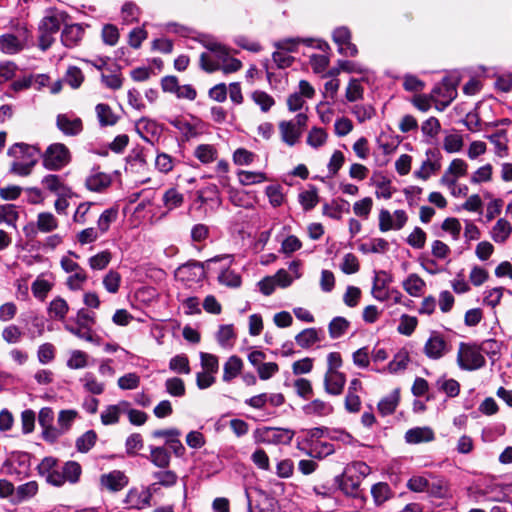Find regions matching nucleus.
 I'll return each mask as SVG.
<instances>
[{
    "label": "nucleus",
    "instance_id": "1",
    "mask_svg": "<svg viewBox=\"0 0 512 512\" xmlns=\"http://www.w3.org/2000/svg\"><path fill=\"white\" fill-rule=\"evenodd\" d=\"M206 47L208 52L202 53L200 56V66L204 71L212 73L221 70L224 74H230L242 67L241 61L230 56L225 46L210 42Z\"/></svg>",
    "mask_w": 512,
    "mask_h": 512
},
{
    "label": "nucleus",
    "instance_id": "2",
    "mask_svg": "<svg viewBox=\"0 0 512 512\" xmlns=\"http://www.w3.org/2000/svg\"><path fill=\"white\" fill-rule=\"evenodd\" d=\"M407 488L416 493H427L431 497L444 499L449 495L448 482L432 472L414 474L407 481Z\"/></svg>",
    "mask_w": 512,
    "mask_h": 512
},
{
    "label": "nucleus",
    "instance_id": "3",
    "mask_svg": "<svg viewBox=\"0 0 512 512\" xmlns=\"http://www.w3.org/2000/svg\"><path fill=\"white\" fill-rule=\"evenodd\" d=\"M7 153L13 158L10 172L19 176H28L37 163L40 152L36 146L16 143L8 149Z\"/></svg>",
    "mask_w": 512,
    "mask_h": 512
},
{
    "label": "nucleus",
    "instance_id": "4",
    "mask_svg": "<svg viewBox=\"0 0 512 512\" xmlns=\"http://www.w3.org/2000/svg\"><path fill=\"white\" fill-rule=\"evenodd\" d=\"M69 15L59 9H49L41 19L38 27L39 47L45 51L52 46L55 41L54 35L59 31L60 27L66 24Z\"/></svg>",
    "mask_w": 512,
    "mask_h": 512
},
{
    "label": "nucleus",
    "instance_id": "5",
    "mask_svg": "<svg viewBox=\"0 0 512 512\" xmlns=\"http://www.w3.org/2000/svg\"><path fill=\"white\" fill-rule=\"evenodd\" d=\"M369 473L370 467L364 462L358 461L348 465L340 481L341 490L348 496L360 498L362 496L361 483Z\"/></svg>",
    "mask_w": 512,
    "mask_h": 512
},
{
    "label": "nucleus",
    "instance_id": "6",
    "mask_svg": "<svg viewBox=\"0 0 512 512\" xmlns=\"http://www.w3.org/2000/svg\"><path fill=\"white\" fill-rule=\"evenodd\" d=\"M43 166L51 171H59L71 161V153L66 145L53 143L47 147L42 155Z\"/></svg>",
    "mask_w": 512,
    "mask_h": 512
},
{
    "label": "nucleus",
    "instance_id": "7",
    "mask_svg": "<svg viewBox=\"0 0 512 512\" xmlns=\"http://www.w3.org/2000/svg\"><path fill=\"white\" fill-rule=\"evenodd\" d=\"M457 363L461 369L473 371L482 368L486 360L478 346L460 343L457 353Z\"/></svg>",
    "mask_w": 512,
    "mask_h": 512
},
{
    "label": "nucleus",
    "instance_id": "8",
    "mask_svg": "<svg viewBox=\"0 0 512 512\" xmlns=\"http://www.w3.org/2000/svg\"><path fill=\"white\" fill-rule=\"evenodd\" d=\"M459 79L454 76L444 77L432 91V98L439 110L445 109L456 97Z\"/></svg>",
    "mask_w": 512,
    "mask_h": 512
},
{
    "label": "nucleus",
    "instance_id": "9",
    "mask_svg": "<svg viewBox=\"0 0 512 512\" xmlns=\"http://www.w3.org/2000/svg\"><path fill=\"white\" fill-rule=\"evenodd\" d=\"M408 221V215L404 210H395L391 213L387 209H381L379 212V230L387 232L390 230L402 229Z\"/></svg>",
    "mask_w": 512,
    "mask_h": 512
},
{
    "label": "nucleus",
    "instance_id": "10",
    "mask_svg": "<svg viewBox=\"0 0 512 512\" xmlns=\"http://www.w3.org/2000/svg\"><path fill=\"white\" fill-rule=\"evenodd\" d=\"M254 440L256 443L278 444L289 441L291 439L288 430L275 427H262L254 431Z\"/></svg>",
    "mask_w": 512,
    "mask_h": 512
},
{
    "label": "nucleus",
    "instance_id": "11",
    "mask_svg": "<svg viewBox=\"0 0 512 512\" xmlns=\"http://www.w3.org/2000/svg\"><path fill=\"white\" fill-rule=\"evenodd\" d=\"M449 350L446 340L437 332L431 333L423 348L424 354L432 360L442 358L449 352Z\"/></svg>",
    "mask_w": 512,
    "mask_h": 512
},
{
    "label": "nucleus",
    "instance_id": "12",
    "mask_svg": "<svg viewBox=\"0 0 512 512\" xmlns=\"http://www.w3.org/2000/svg\"><path fill=\"white\" fill-rule=\"evenodd\" d=\"M426 157V160L423 161L420 168L414 172L415 177L424 181L441 168V154L439 150L428 149L426 151Z\"/></svg>",
    "mask_w": 512,
    "mask_h": 512
},
{
    "label": "nucleus",
    "instance_id": "13",
    "mask_svg": "<svg viewBox=\"0 0 512 512\" xmlns=\"http://www.w3.org/2000/svg\"><path fill=\"white\" fill-rule=\"evenodd\" d=\"M333 40L338 45V51L345 56L354 57L358 53L355 44L351 42V32L347 27H338L333 31Z\"/></svg>",
    "mask_w": 512,
    "mask_h": 512
},
{
    "label": "nucleus",
    "instance_id": "14",
    "mask_svg": "<svg viewBox=\"0 0 512 512\" xmlns=\"http://www.w3.org/2000/svg\"><path fill=\"white\" fill-rule=\"evenodd\" d=\"M28 36L26 32L19 35L5 34L0 36V50L9 55L19 53L27 46Z\"/></svg>",
    "mask_w": 512,
    "mask_h": 512
},
{
    "label": "nucleus",
    "instance_id": "15",
    "mask_svg": "<svg viewBox=\"0 0 512 512\" xmlns=\"http://www.w3.org/2000/svg\"><path fill=\"white\" fill-rule=\"evenodd\" d=\"M176 277L182 282H197L205 277L204 264L199 262H189L181 265L176 270Z\"/></svg>",
    "mask_w": 512,
    "mask_h": 512
},
{
    "label": "nucleus",
    "instance_id": "16",
    "mask_svg": "<svg viewBox=\"0 0 512 512\" xmlns=\"http://www.w3.org/2000/svg\"><path fill=\"white\" fill-rule=\"evenodd\" d=\"M390 282L391 278L387 275L385 271L375 272V276L373 278V285L371 288L372 297L380 302H384L390 299L391 290L388 288Z\"/></svg>",
    "mask_w": 512,
    "mask_h": 512
},
{
    "label": "nucleus",
    "instance_id": "17",
    "mask_svg": "<svg viewBox=\"0 0 512 512\" xmlns=\"http://www.w3.org/2000/svg\"><path fill=\"white\" fill-rule=\"evenodd\" d=\"M85 34V27L82 24H66L61 32V42L67 48H73L80 44Z\"/></svg>",
    "mask_w": 512,
    "mask_h": 512
},
{
    "label": "nucleus",
    "instance_id": "18",
    "mask_svg": "<svg viewBox=\"0 0 512 512\" xmlns=\"http://www.w3.org/2000/svg\"><path fill=\"white\" fill-rule=\"evenodd\" d=\"M111 183V175L100 171L98 168L92 169L85 179V187L92 192H103Z\"/></svg>",
    "mask_w": 512,
    "mask_h": 512
},
{
    "label": "nucleus",
    "instance_id": "19",
    "mask_svg": "<svg viewBox=\"0 0 512 512\" xmlns=\"http://www.w3.org/2000/svg\"><path fill=\"white\" fill-rule=\"evenodd\" d=\"M296 43L294 40H285L276 44L277 51L273 53V61L278 68H287L291 66L294 58L289 55V52L295 50Z\"/></svg>",
    "mask_w": 512,
    "mask_h": 512
},
{
    "label": "nucleus",
    "instance_id": "20",
    "mask_svg": "<svg viewBox=\"0 0 512 512\" xmlns=\"http://www.w3.org/2000/svg\"><path fill=\"white\" fill-rule=\"evenodd\" d=\"M57 128L68 136H75L83 130V123L79 117L69 114H59L56 118Z\"/></svg>",
    "mask_w": 512,
    "mask_h": 512
},
{
    "label": "nucleus",
    "instance_id": "21",
    "mask_svg": "<svg viewBox=\"0 0 512 512\" xmlns=\"http://www.w3.org/2000/svg\"><path fill=\"white\" fill-rule=\"evenodd\" d=\"M152 494L149 489H131L125 498L126 504L130 508L143 509L150 505Z\"/></svg>",
    "mask_w": 512,
    "mask_h": 512
},
{
    "label": "nucleus",
    "instance_id": "22",
    "mask_svg": "<svg viewBox=\"0 0 512 512\" xmlns=\"http://www.w3.org/2000/svg\"><path fill=\"white\" fill-rule=\"evenodd\" d=\"M102 487L109 491L122 490L128 483V479L121 471L114 470L108 474H103L100 478Z\"/></svg>",
    "mask_w": 512,
    "mask_h": 512
},
{
    "label": "nucleus",
    "instance_id": "23",
    "mask_svg": "<svg viewBox=\"0 0 512 512\" xmlns=\"http://www.w3.org/2000/svg\"><path fill=\"white\" fill-rule=\"evenodd\" d=\"M41 184L44 189L55 195H72L71 189L67 187L61 176L49 174L42 178Z\"/></svg>",
    "mask_w": 512,
    "mask_h": 512
},
{
    "label": "nucleus",
    "instance_id": "24",
    "mask_svg": "<svg viewBox=\"0 0 512 512\" xmlns=\"http://www.w3.org/2000/svg\"><path fill=\"white\" fill-rule=\"evenodd\" d=\"M512 234V225L505 218H499L490 230L491 239L497 244H504Z\"/></svg>",
    "mask_w": 512,
    "mask_h": 512
},
{
    "label": "nucleus",
    "instance_id": "25",
    "mask_svg": "<svg viewBox=\"0 0 512 512\" xmlns=\"http://www.w3.org/2000/svg\"><path fill=\"white\" fill-rule=\"evenodd\" d=\"M324 383L328 393L339 395L342 393L345 386L346 377L339 371H326Z\"/></svg>",
    "mask_w": 512,
    "mask_h": 512
},
{
    "label": "nucleus",
    "instance_id": "26",
    "mask_svg": "<svg viewBox=\"0 0 512 512\" xmlns=\"http://www.w3.org/2000/svg\"><path fill=\"white\" fill-rule=\"evenodd\" d=\"M279 132L281 140L290 147L296 145L302 135L301 129L289 121H281L279 123Z\"/></svg>",
    "mask_w": 512,
    "mask_h": 512
},
{
    "label": "nucleus",
    "instance_id": "27",
    "mask_svg": "<svg viewBox=\"0 0 512 512\" xmlns=\"http://www.w3.org/2000/svg\"><path fill=\"white\" fill-rule=\"evenodd\" d=\"M249 509L250 512H278V503L273 497L259 493L255 504L249 499Z\"/></svg>",
    "mask_w": 512,
    "mask_h": 512
},
{
    "label": "nucleus",
    "instance_id": "28",
    "mask_svg": "<svg viewBox=\"0 0 512 512\" xmlns=\"http://www.w3.org/2000/svg\"><path fill=\"white\" fill-rule=\"evenodd\" d=\"M402 287L412 297H420L426 287L425 281L415 273H411L403 281Z\"/></svg>",
    "mask_w": 512,
    "mask_h": 512
},
{
    "label": "nucleus",
    "instance_id": "29",
    "mask_svg": "<svg viewBox=\"0 0 512 512\" xmlns=\"http://www.w3.org/2000/svg\"><path fill=\"white\" fill-rule=\"evenodd\" d=\"M405 440L410 444L430 442L434 440V432L429 427H416L406 432Z\"/></svg>",
    "mask_w": 512,
    "mask_h": 512
},
{
    "label": "nucleus",
    "instance_id": "30",
    "mask_svg": "<svg viewBox=\"0 0 512 512\" xmlns=\"http://www.w3.org/2000/svg\"><path fill=\"white\" fill-rule=\"evenodd\" d=\"M410 362L409 352L406 349L399 350L393 357V359L388 363L385 371L390 374H397L406 370L408 364Z\"/></svg>",
    "mask_w": 512,
    "mask_h": 512
},
{
    "label": "nucleus",
    "instance_id": "31",
    "mask_svg": "<svg viewBox=\"0 0 512 512\" xmlns=\"http://www.w3.org/2000/svg\"><path fill=\"white\" fill-rule=\"evenodd\" d=\"M219 183L222 186H227L229 200L231 201V203L233 205L238 206V207H244V208L252 207V204L248 201L247 194L245 192L233 189L230 186H228V177L227 176H222L219 180Z\"/></svg>",
    "mask_w": 512,
    "mask_h": 512
},
{
    "label": "nucleus",
    "instance_id": "32",
    "mask_svg": "<svg viewBox=\"0 0 512 512\" xmlns=\"http://www.w3.org/2000/svg\"><path fill=\"white\" fill-rule=\"evenodd\" d=\"M321 339V332L316 328L304 329L295 336V341L297 345H299L302 348H309L315 343L321 341Z\"/></svg>",
    "mask_w": 512,
    "mask_h": 512
},
{
    "label": "nucleus",
    "instance_id": "33",
    "mask_svg": "<svg viewBox=\"0 0 512 512\" xmlns=\"http://www.w3.org/2000/svg\"><path fill=\"white\" fill-rule=\"evenodd\" d=\"M64 328L79 339L95 344H100L101 342V338L93 331L92 328H82L78 325L74 326L68 323L64 325Z\"/></svg>",
    "mask_w": 512,
    "mask_h": 512
},
{
    "label": "nucleus",
    "instance_id": "34",
    "mask_svg": "<svg viewBox=\"0 0 512 512\" xmlns=\"http://www.w3.org/2000/svg\"><path fill=\"white\" fill-rule=\"evenodd\" d=\"M193 155L202 164H209L217 159L218 150L214 145L200 144L195 148Z\"/></svg>",
    "mask_w": 512,
    "mask_h": 512
},
{
    "label": "nucleus",
    "instance_id": "35",
    "mask_svg": "<svg viewBox=\"0 0 512 512\" xmlns=\"http://www.w3.org/2000/svg\"><path fill=\"white\" fill-rule=\"evenodd\" d=\"M96 115L101 126H112L118 121V116L112 108L104 103L97 104L95 107Z\"/></svg>",
    "mask_w": 512,
    "mask_h": 512
},
{
    "label": "nucleus",
    "instance_id": "36",
    "mask_svg": "<svg viewBox=\"0 0 512 512\" xmlns=\"http://www.w3.org/2000/svg\"><path fill=\"white\" fill-rule=\"evenodd\" d=\"M59 226L57 218L50 212H41L37 216L36 227L42 233H50Z\"/></svg>",
    "mask_w": 512,
    "mask_h": 512
},
{
    "label": "nucleus",
    "instance_id": "37",
    "mask_svg": "<svg viewBox=\"0 0 512 512\" xmlns=\"http://www.w3.org/2000/svg\"><path fill=\"white\" fill-rule=\"evenodd\" d=\"M399 403V391L395 390L388 396L384 397L378 403V411L382 416H387L396 410Z\"/></svg>",
    "mask_w": 512,
    "mask_h": 512
},
{
    "label": "nucleus",
    "instance_id": "38",
    "mask_svg": "<svg viewBox=\"0 0 512 512\" xmlns=\"http://www.w3.org/2000/svg\"><path fill=\"white\" fill-rule=\"evenodd\" d=\"M19 218L17 207L13 204H0V224L16 227Z\"/></svg>",
    "mask_w": 512,
    "mask_h": 512
},
{
    "label": "nucleus",
    "instance_id": "39",
    "mask_svg": "<svg viewBox=\"0 0 512 512\" xmlns=\"http://www.w3.org/2000/svg\"><path fill=\"white\" fill-rule=\"evenodd\" d=\"M69 311V305L65 299L56 297L53 299L48 307L49 315L58 320H64Z\"/></svg>",
    "mask_w": 512,
    "mask_h": 512
},
{
    "label": "nucleus",
    "instance_id": "40",
    "mask_svg": "<svg viewBox=\"0 0 512 512\" xmlns=\"http://www.w3.org/2000/svg\"><path fill=\"white\" fill-rule=\"evenodd\" d=\"M128 406L127 402H122L119 405H109L101 413V422L103 425L116 424L119 421L121 414V407Z\"/></svg>",
    "mask_w": 512,
    "mask_h": 512
},
{
    "label": "nucleus",
    "instance_id": "41",
    "mask_svg": "<svg viewBox=\"0 0 512 512\" xmlns=\"http://www.w3.org/2000/svg\"><path fill=\"white\" fill-rule=\"evenodd\" d=\"M488 139L495 147V154L500 157H506L508 155V146H507V137L506 132L504 130L496 132L490 136Z\"/></svg>",
    "mask_w": 512,
    "mask_h": 512
},
{
    "label": "nucleus",
    "instance_id": "42",
    "mask_svg": "<svg viewBox=\"0 0 512 512\" xmlns=\"http://www.w3.org/2000/svg\"><path fill=\"white\" fill-rule=\"evenodd\" d=\"M117 215L118 211L114 208L106 209L103 211V213L98 218L97 227L95 228L98 230L100 235L105 234L110 229L111 224L116 221Z\"/></svg>",
    "mask_w": 512,
    "mask_h": 512
},
{
    "label": "nucleus",
    "instance_id": "43",
    "mask_svg": "<svg viewBox=\"0 0 512 512\" xmlns=\"http://www.w3.org/2000/svg\"><path fill=\"white\" fill-rule=\"evenodd\" d=\"M328 134L321 127H312L307 134L306 142L312 148L318 149L327 142Z\"/></svg>",
    "mask_w": 512,
    "mask_h": 512
},
{
    "label": "nucleus",
    "instance_id": "44",
    "mask_svg": "<svg viewBox=\"0 0 512 512\" xmlns=\"http://www.w3.org/2000/svg\"><path fill=\"white\" fill-rule=\"evenodd\" d=\"M149 460L160 468H165L170 463V455L164 447L150 446Z\"/></svg>",
    "mask_w": 512,
    "mask_h": 512
},
{
    "label": "nucleus",
    "instance_id": "45",
    "mask_svg": "<svg viewBox=\"0 0 512 512\" xmlns=\"http://www.w3.org/2000/svg\"><path fill=\"white\" fill-rule=\"evenodd\" d=\"M251 99L258 105L262 112L267 113L274 105V98L267 92L255 90L251 93Z\"/></svg>",
    "mask_w": 512,
    "mask_h": 512
},
{
    "label": "nucleus",
    "instance_id": "46",
    "mask_svg": "<svg viewBox=\"0 0 512 512\" xmlns=\"http://www.w3.org/2000/svg\"><path fill=\"white\" fill-rule=\"evenodd\" d=\"M464 147V139L458 133L447 134L443 139V149L447 153H458Z\"/></svg>",
    "mask_w": 512,
    "mask_h": 512
},
{
    "label": "nucleus",
    "instance_id": "47",
    "mask_svg": "<svg viewBox=\"0 0 512 512\" xmlns=\"http://www.w3.org/2000/svg\"><path fill=\"white\" fill-rule=\"evenodd\" d=\"M242 365L240 358L231 356L224 365L223 380L229 382L235 378L240 373Z\"/></svg>",
    "mask_w": 512,
    "mask_h": 512
},
{
    "label": "nucleus",
    "instance_id": "48",
    "mask_svg": "<svg viewBox=\"0 0 512 512\" xmlns=\"http://www.w3.org/2000/svg\"><path fill=\"white\" fill-rule=\"evenodd\" d=\"M78 417V412L74 409L61 410L57 418V426L64 434L70 430L73 422Z\"/></svg>",
    "mask_w": 512,
    "mask_h": 512
},
{
    "label": "nucleus",
    "instance_id": "49",
    "mask_svg": "<svg viewBox=\"0 0 512 512\" xmlns=\"http://www.w3.org/2000/svg\"><path fill=\"white\" fill-rule=\"evenodd\" d=\"M350 326V323L347 319L344 317H335L331 320L328 326L329 335L332 339H337L344 335L348 328Z\"/></svg>",
    "mask_w": 512,
    "mask_h": 512
},
{
    "label": "nucleus",
    "instance_id": "50",
    "mask_svg": "<svg viewBox=\"0 0 512 512\" xmlns=\"http://www.w3.org/2000/svg\"><path fill=\"white\" fill-rule=\"evenodd\" d=\"M112 254L108 250L101 251L88 259V265L92 270H104L111 262Z\"/></svg>",
    "mask_w": 512,
    "mask_h": 512
},
{
    "label": "nucleus",
    "instance_id": "51",
    "mask_svg": "<svg viewBox=\"0 0 512 512\" xmlns=\"http://www.w3.org/2000/svg\"><path fill=\"white\" fill-rule=\"evenodd\" d=\"M88 280L87 272L82 268L79 271L70 273L66 280V286L71 291L81 290Z\"/></svg>",
    "mask_w": 512,
    "mask_h": 512
},
{
    "label": "nucleus",
    "instance_id": "52",
    "mask_svg": "<svg viewBox=\"0 0 512 512\" xmlns=\"http://www.w3.org/2000/svg\"><path fill=\"white\" fill-rule=\"evenodd\" d=\"M97 434L94 430H88L76 440V448L81 453L88 452L96 443Z\"/></svg>",
    "mask_w": 512,
    "mask_h": 512
},
{
    "label": "nucleus",
    "instance_id": "53",
    "mask_svg": "<svg viewBox=\"0 0 512 512\" xmlns=\"http://www.w3.org/2000/svg\"><path fill=\"white\" fill-rule=\"evenodd\" d=\"M299 202L304 210L308 211L313 209L319 202L317 189L315 187H311L310 189L301 192L299 194Z\"/></svg>",
    "mask_w": 512,
    "mask_h": 512
},
{
    "label": "nucleus",
    "instance_id": "54",
    "mask_svg": "<svg viewBox=\"0 0 512 512\" xmlns=\"http://www.w3.org/2000/svg\"><path fill=\"white\" fill-rule=\"evenodd\" d=\"M102 283L107 292L115 294L120 288L121 275L115 270H109L103 277Z\"/></svg>",
    "mask_w": 512,
    "mask_h": 512
},
{
    "label": "nucleus",
    "instance_id": "55",
    "mask_svg": "<svg viewBox=\"0 0 512 512\" xmlns=\"http://www.w3.org/2000/svg\"><path fill=\"white\" fill-rule=\"evenodd\" d=\"M165 389L173 397H182L186 392L184 381L178 377L168 378L165 381Z\"/></svg>",
    "mask_w": 512,
    "mask_h": 512
},
{
    "label": "nucleus",
    "instance_id": "56",
    "mask_svg": "<svg viewBox=\"0 0 512 512\" xmlns=\"http://www.w3.org/2000/svg\"><path fill=\"white\" fill-rule=\"evenodd\" d=\"M364 88L358 79H351L346 87L345 97L349 102H355L363 98Z\"/></svg>",
    "mask_w": 512,
    "mask_h": 512
},
{
    "label": "nucleus",
    "instance_id": "57",
    "mask_svg": "<svg viewBox=\"0 0 512 512\" xmlns=\"http://www.w3.org/2000/svg\"><path fill=\"white\" fill-rule=\"evenodd\" d=\"M170 123L188 140L195 137L198 131L194 125L182 118H175Z\"/></svg>",
    "mask_w": 512,
    "mask_h": 512
},
{
    "label": "nucleus",
    "instance_id": "58",
    "mask_svg": "<svg viewBox=\"0 0 512 512\" xmlns=\"http://www.w3.org/2000/svg\"><path fill=\"white\" fill-rule=\"evenodd\" d=\"M238 178L239 182L245 186L262 183L267 180L265 173L252 171H240Z\"/></svg>",
    "mask_w": 512,
    "mask_h": 512
},
{
    "label": "nucleus",
    "instance_id": "59",
    "mask_svg": "<svg viewBox=\"0 0 512 512\" xmlns=\"http://www.w3.org/2000/svg\"><path fill=\"white\" fill-rule=\"evenodd\" d=\"M418 320L414 316L403 314L400 318V323L397 327V331L405 336H410L416 329Z\"/></svg>",
    "mask_w": 512,
    "mask_h": 512
},
{
    "label": "nucleus",
    "instance_id": "60",
    "mask_svg": "<svg viewBox=\"0 0 512 512\" xmlns=\"http://www.w3.org/2000/svg\"><path fill=\"white\" fill-rule=\"evenodd\" d=\"M493 167L491 164H485L479 167L470 177L472 184H480L492 180Z\"/></svg>",
    "mask_w": 512,
    "mask_h": 512
},
{
    "label": "nucleus",
    "instance_id": "61",
    "mask_svg": "<svg viewBox=\"0 0 512 512\" xmlns=\"http://www.w3.org/2000/svg\"><path fill=\"white\" fill-rule=\"evenodd\" d=\"M175 159L167 153H158L155 159V168L164 174L173 170Z\"/></svg>",
    "mask_w": 512,
    "mask_h": 512
},
{
    "label": "nucleus",
    "instance_id": "62",
    "mask_svg": "<svg viewBox=\"0 0 512 512\" xmlns=\"http://www.w3.org/2000/svg\"><path fill=\"white\" fill-rule=\"evenodd\" d=\"M504 289L502 287L489 288L484 291L483 303L491 308H495L503 297Z\"/></svg>",
    "mask_w": 512,
    "mask_h": 512
},
{
    "label": "nucleus",
    "instance_id": "63",
    "mask_svg": "<svg viewBox=\"0 0 512 512\" xmlns=\"http://www.w3.org/2000/svg\"><path fill=\"white\" fill-rule=\"evenodd\" d=\"M88 365V355L81 350H73L67 360L70 369H82Z\"/></svg>",
    "mask_w": 512,
    "mask_h": 512
},
{
    "label": "nucleus",
    "instance_id": "64",
    "mask_svg": "<svg viewBox=\"0 0 512 512\" xmlns=\"http://www.w3.org/2000/svg\"><path fill=\"white\" fill-rule=\"evenodd\" d=\"M183 200V195L174 188L168 189L163 196L164 205L168 210H173L181 206Z\"/></svg>",
    "mask_w": 512,
    "mask_h": 512
}]
</instances>
